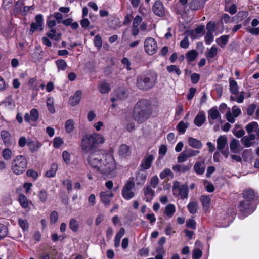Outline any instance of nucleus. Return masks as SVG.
Instances as JSON below:
<instances>
[{
  "instance_id": "f257e3e1",
  "label": "nucleus",
  "mask_w": 259,
  "mask_h": 259,
  "mask_svg": "<svg viewBox=\"0 0 259 259\" xmlns=\"http://www.w3.org/2000/svg\"><path fill=\"white\" fill-rule=\"evenodd\" d=\"M87 162L92 168L103 175L110 174L116 167L114 158L111 154L102 155L99 152H91L87 158Z\"/></svg>"
},
{
  "instance_id": "f03ea898",
  "label": "nucleus",
  "mask_w": 259,
  "mask_h": 259,
  "mask_svg": "<svg viewBox=\"0 0 259 259\" xmlns=\"http://www.w3.org/2000/svg\"><path fill=\"white\" fill-rule=\"evenodd\" d=\"M104 142L105 138L102 135L93 133L92 134H86L83 137L80 146L84 153H91L96 152L95 150Z\"/></svg>"
},
{
  "instance_id": "7ed1b4c3",
  "label": "nucleus",
  "mask_w": 259,
  "mask_h": 259,
  "mask_svg": "<svg viewBox=\"0 0 259 259\" xmlns=\"http://www.w3.org/2000/svg\"><path fill=\"white\" fill-rule=\"evenodd\" d=\"M151 105L147 100L139 101L136 105L133 112L134 119L141 123L148 119L151 114Z\"/></svg>"
},
{
  "instance_id": "20e7f679",
  "label": "nucleus",
  "mask_w": 259,
  "mask_h": 259,
  "mask_svg": "<svg viewBox=\"0 0 259 259\" xmlns=\"http://www.w3.org/2000/svg\"><path fill=\"white\" fill-rule=\"evenodd\" d=\"M157 79V73L153 71H150L146 74H143L137 77V87L141 90H148L155 85Z\"/></svg>"
},
{
  "instance_id": "39448f33",
  "label": "nucleus",
  "mask_w": 259,
  "mask_h": 259,
  "mask_svg": "<svg viewBox=\"0 0 259 259\" xmlns=\"http://www.w3.org/2000/svg\"><path fill=\"white\" fill-rule=\"evenodd\" d=\"M27 167V161L23 155L16 156L12 163V171L17 175L22 174Z\"/></svg>"
},
{
  "instance_id": "423d86ee",
  "label": "nucleus",
  "mask_w": 259,
  "mask_h": 259,
  "mask_svg": "<svg viewBox=\"0 0 259 259\" xmlns=\"http://www.w3.org/2000/svg\"><path fill=\"white\" fill-rule=\"evenodd\" d=\"M172 190L174 195L181 199L188 197L189 189L186 184L181 185L179 181H175L173 182Z\"/></svg>"
},
{
  "instance_id": "0eeeda50",
  "label": "nucleus",
  "mask_w": 259,
  "mask_h": 259,
  "mask_svg": "<svg viewBox=\"0 0 259 259\" xmlns=\"http://www.w3.org/2000/svg\"><path fill=\"white\" fill-rule=\"evenodd\" d=\"M134 187L135 183L133 180H130L123 187L121 193L124 199L129 200L135 196V193L132 190Z\"/></svg>"
},
{
  "instance_id": "6e6552de",
  "label": "nucleus",
  "mask_w": 259,
  "mask_h": 259,
  "mask_svg": "<svg viewBox=\"0 0 259 259\" xmlns=\"http://www.w3.org/2000/svg\"><path fill=\"white\" fill-rule=\"evenodd\" d=\"M145 52L150 55L155 54L157 50V45L155 40L152 37L147 38L144 41Z\"/></svg>"
},
{
  "instance_id": "1a4fd4ad",
  "label": "nucleus",
  "mask_w": 259,
  "mask_h": 259,
  "mask_svg": "<svg viewBox=\"0 0 259 259\" xmlns=\"http://www.w3.org/2000/svg\"><path fill=\"white\" fill-rule=\"evenodd\" d=\"M238 208L241 212L246 215L251 213L255 210V207L252 205V202L246 200L240 202Z\"/></svg>"
},
{
  "instance_id": "9d476101",
  "label": "nucleus",
  "mask_w": 259,
  "mask_h": 259,
  "mask_svg": "<svg viewBox=\"0 0 259 259\" xmlns=\"http://www.w3.org/2000/svg\"><path fill=\"white\" fill-rule=\"evenodd\" d=\"M153 13L159 17H163L166 15V9L163 3L159 0L155 2L152 7Z\"/></svg>"
},
{
  "instance_id": "9b49d317",
  "label": "nucleus",
  "mask_w": 259,
  "mask_h": 259,
  "mask_svg": "<svg viewBox=\"0 0 259 259\" xmlns=\"http://www.w3.org/2000/svg\"><path fill=\"white\" fill-rule=\"evenodd\" d=\"M35 22L32 23L31 24V28L30 32L33 33L36 30L40 31L43 29V16L41 14H38L36 16Z\"/></svg>"
},
{
  "instance_id": "f8f14e48",
  "label": "nucleus",
  "mask_w": 259,
  "mask_h": 259,
  "mask_svg": "<svg viewBox=\"0 0 259 259\" xmlns=\"http://www.w3.org/2000/svg\"><path fill=\"white\" fill-rule=\"evenodd\" d=\"M114 194L111 191H102L100 193L101 201L106 207L110 205L111 199L113 197Z\"/></svg>"
},
{
  "instance_id": "ddd939ff",
  "label": "nucleus",
  "mask_w": 259,
  "mask_h": 259,
  "mask_svg": "<svg viewBox=\"0 0 259 259\" xmlns=\"http://www.w3.org/2000/svg\"><path fill=\"white\" fill-rule=\"evenodd\" d=\"M208 118L210 124H213V122L212 120L219 119L220 121H221V115L217 107H212L208 111Z\"/></svg>"
},
{
  "instance_id": "4468645a",
  "label": "nucleus",
  "mask_w": 259,
  "mask_h": 259,
  "mask_svg": "<svg viewBox=\"0 0 259 259\" xmlns=\"http://www.w3.org/2000/svg\"><path fill=\"white\" fill-rule=\"evenodd\" d=\"M143 199L147 202H151L155 196L154 191L150 186L147 185L143 188Z\"/></svg>"
},
{
  "instance_id": "2eb2a0df",
  "label": "nucleus",
  "mask_w": 259,
  "mask_h": 259,
  "mask_svg": "<svg viewBox=\"0 0 259 259\" xmlns=\"http://www.w3.org/2000/svg\"><path fill=\"white\" fill-rule=\"evenodd\" d=\"M154 156L151 154H147L142 160L140 166L141 169L146 170L150 168L154 160Z\"/></svg>"
},
{
  "instance_id": "dca6fc26",
  "label": "nucleus",
  "mask_w": 259,
  "mask_h": 259,
  "mask_svg": "<svg viewBox=\"0 0 259 259\" xmlns=\"http://www.w3.org/2000/svg\"><path fill=\"white\" fill-rule=\"evenodd\" d=\"M39 117V113L36 109H32L30 114L26 113L24 115V120L26 122H30V121L36 122Z\"/></svg>"
},
{
  "instance_id": "f3484780",
  "label": "nucleus",
  "mask_w": 259,
  "mask_h": 259,
  "mask_svg": "<svg viewBox=\"0 0 259 259\" xmlns=\"http://www.w3.org/2000/svg\"><path fill=\"white\" fill-rule=\"evenodd\" d=\"M251 27L246 28V31L253 35H259V21L257 19H253L251 23Z\"/></svg>"
},
{
  "instance_id": "a211bd4d",
  "label": "nucleus",
  "mask_w": 259,
  "mask_h": 259,
  "mask_svg": "<svg viewBox=\"0 0 259 259\" xmlns=\"http://www.w3.org/2000/svg\"><path fill=\"white\" fill-rule=\"evenodd\" d=\"M27 144L29 147V150L32 153L38 151L41 146V144L39 142L31 139L27 140Z\"/></svg>"
},
{
  "instance_id": "6ab92c4d",
  "label": "nucleus",
  "mask_w": 259,
  "mask_h": 259,
  "mask_svg": "<svg viewBox=\"0 0 259 259\" xmlns=\"http://www.w3.org/2000/svg\"><path fill=\"white\" fill-rule=\"evenodd\" d=\"M147 174L145 170L141 169L137 174L136 176V182L137 185H143L147 178Z\"/></svg>"
},
{
  "instance_id": "aec40b11",
  "label": "nucleus",
  "mask_w": 259,
  "mask_h": 259,
  "mask_svg": "<svg viewBox=\"0 0 259 259\" xmlns=\"http://www.w3.org/2000/svg\"><path fill=\"white\" fill-rule=\"evenodd\" d=\"M255 138V135L254 134H248V136L243 137L241 139V141L245 147H249L253 145V141Z\"/></svg>"
},
{
  "instance_id": "412c9836",
  "label": "nucleus",
  "mask_w": 259,
  "mask_h": 259,
  "mask_svg": "<svg viewBox=\"0 0 259 259\" xmlns=\"http://www.w3.org/2000/svg\"><path fill=\"white\" fill-rule=\"evenodd\" d=\"M81 96L82 92L80 90H77L73 96L70 97L69 103L73 106L77 105L80 102Z\"/></svg>"
},
{
  "instance_id": "4be33fe9",
  "label": "nucleus",
  "mask_w": 259,
  "mask_h": 259,
  "mask_svg": "<svg viewBox=\"0 0 259 259\" xmlns=\"http://www.w3.org/2000/svg\"><path fill=\"white\" fill-rule=\"evenodd\" d=\"M245 128L248 134H253L252 133L254 132L257 136H259V126L256 122H251L246 125Z\"/></svg>"
},
{
  "instance_id": "5701e85b",
  "label": "nucleus",
  "mask_w": 259,
  "mask_h": 259,
  "mask_svg": "<svg viewBox=\"0 0 259 259\" xmlns=\"http://www.w3.org/2000/svg\"><path fill=\"white\" fill-rule=\"evenodd\" d=\"M118 154L121 157H127L131 154L130 147L126 144H122L119 148Z\"/></svg>"
},
{
  "instance_id": "b1692460",
  "label": "nucleus",
  "mask_w": 259,
  "mask_h": 259,
  "mask_svg": "<svg viewBox=\"0 0 259 259\" xmlns=\"http://www.w3.org/2000/svg\"><path fill=\"white\" fill-rule=\"evenodd\" d=\"M1 138L5 143L7 146H10L12 144L13 140L10 134L6 130H3L1 132Z\"/></svg>"
},
{
  "instance_id": "393cba45",
  "label": "nucleus",
  "mask_w": 259,
  "mask_h": 259,
  "mask_svg": "<svg viewBox=\"0 0 259 259\" xmlns=\"http://www.w3.org/2000/svg\"><path fill=\"white\" fill-rule=\"evenodd\" d=\"M205 0H193L189 4L190 9L197 10L202 8L205 4Z\"/></svg>"
},
{
  "instance_id": "a878e982",
  "label": "nucleus",
  "mask_w": 259,
  "mask_h": 259,
  "mask_svg": "<svg viewBox=\"0 0 259 259\" xmlns=\"http://www.w3.org/2000/svg\"><path fill=\"white\" fill-rule=\"evenodd\" d=\"M205 120L206 116L204 112L200 111L194 119V123L196 126L200 127L204 123Z\"/></svg>"
},
{
  "instance_id": "bb28decb",
  "label": "nucleus",
  "mask_w": 259,
  "mask_h": 259,
  "mask_svg": "<svg viewBox=\"0 0 259 259\" xmlns=\"http://www.w3.org/2000/svg\"><path fill=\"white\" fill-rule=\"evenodd\" d=\"M115 97L111 98V101L114 102L118 99H123L126 97V93L124 89L119 88L117 89L114 93Z\"/></svg>"
},
{
  "instance_id": "cd10ccee",
  "label": "nucleus",
  "mask_w": 259,
  "mask_h": 259,
  "mask_svg": "<svg viewBox=\"0 0 259 259\" xmlns=\"http://www.w3.org/2000/svg\"><path fill=\"white\" fill-rule=\"evenodd\" d=\"M205 169V163L204 161H198L195 163L194 166V170L197 175H202Z\"/></svg>"
},
{
  "instance_id": "c85d7f7f",
  "label": "nucleus",
  "mask_w": 259,
  "mask_h": 259,
  "mask_svg": "<svg viewBox=\"0 0 259 259\" xmlns=\"http://www.w3.org/2000/svg\"><path fill=\"white\" fill-rule=\"evenodd\" d=\"M188 142L189 145L194 148L201 149L203 146L200 140L192 137L188 138Z\"/></svg>"
},
{
  "instance_id": "c756f323",
  "label": "nucleus",
  "mask_w": 259,
  "mask_h": 259,
  "mask_svg": "<svg viewBox=\"0 0 259 259\" xmlns=\"http://www.w3.org/2000/svg\"><path fill=\"white\" fill-rule=\"evenodd\" d=\"M98 90L102 94L107 93L110 90V85L105 80H101L99 82Z\"/></svg>"
},
{
  "instance_id": "7c9ffc66",
  "label": "nucleus",
  "mask_w": 259,
  "mask_h": 259,
  "mask_svg": "<svg viewBox=\"0 0 259 259\" xmlns=\"http://www.w3.org/2000/svg\"><path fill=\"white\" fill-rule=\"evenodd\" d=\"M191 168V166L184 164H176L172 166V169L175 172L185 173L189 171Z\"/></svg>"
},
{
  "instance_id": "2f4dec72",
  "label": "nucleus",
  "mask_w": 259,
  "mask_h": 259,
  "mask_svg": "<svg viewBox=\"0 0 259 259\" xmlns=\"http://www.w3.org/2000/svg\"><path fill=\"white\" fill-rule=\"evenodd\" d=\"M240 144L239 141L236 139H233L230 143L231 151L234 153H239L240 150L239 148Z\"/></svg>"
},
{
  "instance_id": "473e14b6",
  "label": "nucleus",
  "mask_w": 259,
  "mask_h": 259,
  "mask_svg": "<svg viewBox=\"0 0 259 259\" xmlns=\"http://www.w3.org/2000/svg\"><path fill=\"white\" fill-rule=\"evenodd\" d=\"M42 51L38 47H35V51L31 54L33 60L35 62L40 61L42 58Z\"/></svg>"
},
{
  "instance_id": "72a5a7b5",
  "label": "nucleus",
  "mask_w": 259,
  "mask_h": 259,
  "mask_svg": "<svg viewBox=\"0 0 259 259\" xmlns=\"http://www.w3.org/2000/svg\"><path fill=\"white\" fill-rule=\"evenodd\" d=\"M227 138L225 136H221L217 139V148L221 151L225 147L227 144Z\"/></svg>"
},
{
  "instance_id": "f704fd0d",
  "label": "nucleus",
  "mask_w": 259,
  "mask_h": 259,
  "mask_svg": "<svg viewBox=\"0 0 259 259\" xmlns=\"http://www.w3.org/2000/svg\"><path fill=\"white\" fill-rule=\"evenodd\" d=\"M58 169V165L56 163L51 164L50 169L46 172L45 176L48 178L54 177Z\"/></svg>"
},
{
  "instance_id": "c9c22d12",
  "label": "nucleus",
  "mask_w": 259,
  "mask_h": 259,
  "mask_svg": "<svg viewBox=\"0 0 259 259\" xmlns=\"http://www.w3.org/2000/svg\"><path fill=\"white\" fill-rule=\"evenodd\" d=\"M243 196L244 200L252 202L255 195L253 190L248 189L244 191Z\"/></svg>"
},
{
  "instance_id": "e433bc0d",
  "label": "nucleus",
  "mask_w": 259,
  "mask_h": 259,
  "mask_svg": "<svg viewBox=\"0 0 259 259\" xmlns=\"http://www.w3.org/2000/svg\"><path fill=\"white\" fill-rule=\"evenodd\" d=\"M248 16V12L245 11H239L236 15L232 18L237 22H241L244 20Z\"/></svg>"
},
{
  "instance_id": "4c0bfd02",
  "label": "nucleus",
  "mask_w": 259,
  "mask_h": 259,
  "mask_svg": "<svg viewBox=\"0 0 259 259\" xmlns=\"http://www.w3.org/2000/svg\"><path fill=\"white\" fill-rule=\"evenodd\" d=\"M229 38V35H224L217 38L215 40L217 44L221 48H223L225 45L228 43Z\"/></svg>"
},
{
  "instance_id": "58836bf2",
  "label": "nucleus",
  "mask_w": 259,
  "mask_h": 259,
  "mask_svg": "<svg viewBox=\"0 0 259 259\" xmlns=\"http://www.w3.org/2000/svg\"><path fill=\"white\" fill-rule=\"evenodd\" d=\"M175 211L176 208L175 205L172 204H169L165 208L164 213L168 218H170L174 215Z\"/></svg>"
},
{
  "instance_id": "ea45409f",
  "label": "nucleus",
  "mask_w": 259,
  "mask_h": 259,
  "mask_svg": "<svg viewBox=\"0 0 259 259\" xmlns=\"http://www.w3.org/2000/svg\"><path fill=\"white\" fill-rule=\"evenodd\" d=\"M18 200L20 204L23 208H26L29 206V200L24 194H20L19 196Z\"/></svg>"
},
{
  "instance_id": "a19ab883",
  "label": "nucleus",
  "mask_w": 259,
  "mask_h": 259,
  "mask_svg": "<svg viewBox=\"0 0 259 259\" xmlns=\"http://www.w3.org/2000/svg\"><path fill=\"white\" fill-rule=\"evenodd\" d=\"M167 71L171 74H176L177 76H179L181 74V71L179 67L175 65H171L166 67Z\"/></svg>"
},
{
  "instance_id": "79ce46f5",
  "label": "nucleus",
  "mask_w": 259,
  "mask_h": 259,
  "mask_svg": "<svg viewBox=\"0 0 259 259\" xmlns=\"http://www.w3.org/2000/svg\"><path fill=\"white\" fill-rule=\"evenodd\" d=\"M188 209L190 213L195 214L198 208V203L196 202H190L187 205Z\"/></svg>"
},
{
  "instance_id": "37998d69",
  "label": "nucleus",
  "mask_w": 259,
  "mask_h": 259,
  "mask_svg": "<svg viewBox=\"0 0 259 259\" xmlns=\"http://www.w3.org/2000/svg\"><path fill=\"white\" fill-rule=\"evenodd\" d=\"M189 127V124L187 122H184V121H180L177 125L176 128L180 134H184Z\"/></svg>"
},
{
  "instance_id": "c03bdc74",
  "label": "nucleus",
  "mask_w": 259,
  "mask_h": 259,
  "mask_svg": "<svg viewBox=\"0 0 259 259\" xmlns=\"http://www.w3.org/2000/svg\"><path fill=\"white\" fill-rule=\"evenodd\" d=\"M37 196L40 201L45 203L48 199V194L46 190L42 189L38 192Z\"/></svg>"
},
{
  "instance_id": "a18cd8bd",
  "label": "nucleus",
  "mask_w": 259,
  "mask_h": 259,
  "mask_svg": "<svg viewBox=\"0 0 259 259\" xmlns=\"http://www.w3.org/2000/svg\"><path fill=\"white\" fill-rule=\"evenodd\" d=\"M47 36L51 39H54L55 40L58 41L60 39L61 34L59 33L57 34L55 29H52L47 34Z\"/></svg>"
},
{
  "instance_id": "49530a36",
  "label": "nucleus",
  "mask_w": 259,
  "mask_h": 259,
  "mask_svg": "<svg viewBox=\"0 0 259 259\" xmlns=\"http://www.w3.org/2000/svg\"><path fill=\"white\" fill-rule=\"evenodd\" d=\"M229 90L232 94L234 95H237V93L238 92V87L236 81L234 80H231L230 81Z\"/></svg>"
},
{
  "instance_id": "de8ad7c7",
  "label": "nucleus",
  "mask_w": 259,
  "mask_h": 259,
  "mask_svg": "<svg viewBox=\"0 0 259 259\" xmlns=\"http://www.w3.org/2000/svg\"><path fill=\"white\" fill-rule=\"evenodd\" d=\"M200 200L204 207L208 208L209 207L211 199L209 196L202 195L200 197Z\"/></svg>"
},
{
  "instance_id": "09e8293b",
  "label": "nucleus",
  "mask_w": 259,
  "mask_h": 259,
  "mask_svg": "<svg viewBox=\"0 0 259 259\" xmlns=\"http://www.w3.org/2000/svg\"><path fill=\"white\" fill-rule=\"evenodd\" d=\"M244 99V92H241L237 96H231L230 100L237 102L238 103H241L243 102Z\"/></svg>"
},
{
  "instance_id": "8fccbe9b",
  "label": "nucleus",
  "mask_w": 259,
  "mask_h": 259,
  "mask_svg": "<svg viewBox=\"0 0 259 259\" xmlns=\"http://www.w3.org/2000/svg\"><path fill=\"white\" fill-rule=\"evenodd\" d=\"M56 65L58 70H65L67 68V63L63 59H58L56 61Z\"/></svg>"
},
{
  "instance_id": "3c124183",
  "label": "nucleus",
  "mask_w": 259,
  "mask_h": 259,
  "mask_svg": "<svg viewBox=\"0 0 259 259\" xmlns=\"http://www.w3.org/2000/svg\"><path fill=\"white\" fill-rule=\"evenodd\" d=\"M46 103L48 110L50 112V113H54L55 112V109L54 106L53 98L52 97H49L47 99Z\"/></svg>"
},
{
  "instance_id": "603ef678",
  "label": "nucleus",
  "mask_w": 259,
  "mask_h": 259,
  "mask_svg": "<svg viewBox=\"0 0 259 259\" xmlns=\"http://www.w3.org/2000/svg\"><path fill=\"white\" fill-rule=\"evenodd\" d=\"M197 56V53L196 51L194 50H192L191 51H189L186 54V58L189 62H193L194 61Z\"/></svg>"
},
{
  "instance_id": "864d4df0",
  "label": "nucleus",
  "mask_w": 259,
  "mask_h": 259,
  "mask_svg": "<svg viewBox=\"0 0 259 259\" xmlns=\"http://www.w3.org/2000/svg\"><path fill=\"white\" fill-rule=\"evenodd\" d=\"M79 227L78 221L74 218L70 219L69 222V228L73 232H76Z\"/></svg>"
},
{
  "instance_id": "5fc2aeb1",
  "label": "nucleus",
  "mask_w": 259,
  "mask_h": 259,
  "mask_svg": "<svg viewBox=\"0 0 259 259\" xmlns=\"http://www.w3.org/2000/svg\"><path fill=\"white\" fill-rule=\"evenodd\" d=\"M218 53V48L215 45H213L210 50L208 51L206 57L207 58H214L217 54Z\"/></svg>"
},
{
  "instance_id": "6e6d98bb",
  "label": "nucleus",
  "mask_w": 259,
  "mask_h": 259,
  "mask_svg": "<svg viewBox=\"0 0 259 259\" xmlns=\"http://www.w3.org/2000/svg\"><path fill=\"white\" fill-rule=\"evenodd\" d=\"M160 178L161 179H163L167 177H173V173L172 171L169 168H165L160 174Z\"/></svg>"
},
{
  "instance_id": "4d7b16f0",
  "label": "nucleus",
  "mask_w": 259,
  "mask_h": 259,
  "mask_svg": "<svg viewBox=\"0 0 259 259\" xmlns=\"http://www.w3.org/2000/svg\"><path fill=\"white\" fill-rule=\"evenodd\" d=\"M94 44L97 48L98 50H99L101 48L102 46V40L101 37L99 35H96L94 37Z\"/></svg>"
},
{
  "instance_id": "13d9d810",
  "label": "nucleus",
  "mask_w": 259,
  "mask_h": 259,
  "mask_svg": "<svg viewBox=\"0 0 259 259\" xmlns=\"http://www.w3.org/2000/svg\"><path fill=\"white\" fill-rule=\"evenodd\" d=\"M65 127L67 133H71L74 129V122L72 120H68L65 123Z\"/></svg>"
},
{
  "instance_id": "bf43d9fd",
  "label": "nucleus",
  "mask_w": 259,
  "mask_h": 259,
  "mask_svg": "<svg viewBox=\"0 0 259 259\" xmlns=\"http://www.w3.org/2000/svg\"><path fill=\"white\" fill-rule=\"evenodd\" d=\"M8 233V231L7 227L3 224H0V240L5 237Z\"/></svg>"
},
{
  "instance_id": "052dcab7",
  "label": "nucleus",
  "mask_w": 259,
  "mask_h": 259,
  "mask_svg": "<svg viewBox=\"0 0 259 259\" xmlns=\"http://www.w3.org/2000/svg\"><path fill=\"white\" fill-rule=\"evenodd\" d=\"M18 223L23 231L28 230L29 224L26 220L20 218L18 219Z\"/></svg>"
},
{
  "instance_id": "680f3d73",
  "label": "nucleus",
  "mask_w": 259,
  "mask_h": 259,
  "mask_svg": "<svg viewBox=\"0 0 259 259\" xmlns=\"http://www.w3.org/2000/svg\"><path fill=\"white\" fill-rule=\"evenodd\" d=\"M204 38L205 44L207 45H210L213 42L214 39V36L212 32H207Z\"/></svg>"
},
{
  "instance_id": "e2e57ef3",
  "label": "nucleus",
  "mask_w": 259,
  "mask_h": 259,
  "mask_svg": "<svg viewBox=\"0 0 259 259\" xmlns=\"http://www.w3.org/2000/svg\"><path fill=\"white\" fill-rule=\"evenodd\" d=\"M159 179L157 176L155 175L153 176L150 181V186L154 189L159 184Z\"/></svg>"
},
{
  "instance_id": "0e129e2a",
  "label": "nucleus",
  "mask_w": 259,
  "mask_h": 259,
  "mask_svg": "<svg viewBox=\"0 0 259 259\" xmlns=\"http://www.w3.org/2000/svg\"><path fill=\"white\" fill-rule=\"evenodd\" d=\"M185 151L188 157L197 156L200 153L199 150H194L191 148L185 150Z\"/></svg>"
},
{
  "instance_id": "69168bd1",
  "label": "nucleus",
  "mask_w": 259,
  "mask_h": 259,
  "mask_svg": "<svg viewBox=\"0 0 259 259\" xmlns=\"http://www.w3.org/2000/svg\"><path fill=\"white\" fill-rule=\"evenodd\" d=\"M202 255V252L200 249L195 248L193 250V255H192L193 259H199L201 257Z\"/></svg>"
},
{
  "instance_id": "338daca9",
  "label": "nucleus",
  "mask_w": 259,
  "mask_h": 259,
  "mask_svg": "<svg viewBox=\"0 0 259 259\" xmlns=\"http://www.w3.org/2000/svg\"><path fill=\"white\" fill-rule=\"evenodd\" d=\"M188 157L184 150L183 152H182L178 157L177 160L178 162L179 163H182L186 161H187Z\"/></svg>"
},
{
  "instance_id": "774afa93",
  "label": "nucleus",
  "mask_w": 259,
  "mask_h": 259,
  "mask_svg": "<svg viewBox=\"0 0 259 259\" xmlns=\"http://www.w3.org/2000/svg\"><path fill=\"white\" fill-rule=\"evenodd\" d=\"M3 156L6 160L10 159L12 157V151L10 149H5L3 151Z\"/></svg>"
}]
</instances>
